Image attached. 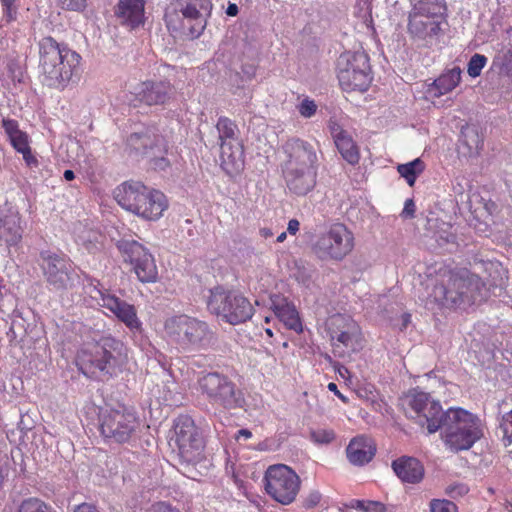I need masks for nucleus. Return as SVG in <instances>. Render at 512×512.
Here are the masks:
<instances>
[{
    "instance_id": "nucleus-44",
    "label": "nucleus",
    "mask_w": 512,
    "mask_h": 512,
    "mask_svg": "<svg viewBox=\"0 0 512 512\" xmlns=\"http://www.w3.org/2000/svg\"><path fill=\"white\" fill-rule=\"evenodd\" d=\"M317 111V105L314 100L309 98H305L298 105V112L302 117L310 118Z\"/></svg>"
},
{
    "instance_id": "nucleus-19",
    "label": "nucleus",
    "mask_w": 512,
    "mask_h": 512,
    "mask_svg": "<svg viewBox=\"0 0 512 512\" xmlns=\"http://www.w3.org/2000/svg\"><path fill=\"white\" fill-rule=\"evenodd\" d=\"M328 332L334 346L342 345L351 352L361 349L362 332L360 326L351 317L336 314L327 322Z\"/></svg>"
},
{
    "instance_id": "nucleus-55",
    "label": "nucleus",
    "mask_w": 512,
    "mask_h": 512,
    "mask_svg": "<svg viewBox=\"0 0 512 512\" xmlns=\"http://www.w3.org/2000/svg\"><path fill=\"white\" fill-rule=\"evenodd\" d=\"M148 255H150V254L143 247V251L142 252H134L133 256L130 257L127 262H130L135 267L137 262H140L143 258H145V256H148Z\"/></svg>"
},
{
    "instance_id": "nucleus-17",
    "label": "nucleus",
    "mask_w": 512,
    "mask_h": 512,
    "mask_svg": "<svg viewBox=\"0 0 512 512\" xmlns=\"http://www.w3.org/2000/svg\"><path fill=\"white\" fill-rule=\"evenodd\" d=\"M167 339L182 348L199 346L209 333L208 325L187 315H176L164 323Z\"/></svg>"
},
{
    "instance_id": "nucleus-38",
    "label": "nucleus",
    "mask_w": 512,
    "mask_h": 512,
    "mask_svg": "<svg viewBox=\"0 0 512 512\" xmlns=\"http://www.w3.org/2000/svg\"><path fill=\"white\" fill-rule=\"evenodd\" d=\"M52 508L38 498H27L19 506L18 512H50Z\"/></svg>"
},
{
    "instance_id": "nucleus-26",
    "label": "nucleus",
    "mask_w": 512,
    "mask_h": 512,
    "mask_svg": "<svg viewBox=\"0 0 512 512\" xmlns=\"http://www.w3.org/2000/svg\"><path fill=\"white\" fill-rule=\"evenodd\" d=\"M376 447L372 440L358 436L353 438L346 448L348 460L354 465H364L372 460Z\"/></svg>"
},
{
    "instance_id": "nucleus-24",
    "label": "nucleus",
    "mask_w": 512,
    "mask_h": 512,
    "mask_svg": "<svg viewBox=\"0 0 512 512\" xmlns=\"http://www.w3.org/2000/svg\"><path fill=\"white\" fill-rule=\"evenodd\" d=\"M392 469L402 482L416 484L424 477L422 463L410 456H402L392 462Z\"/></svg>"
},
{
    "instance_id": "nucleus-4",
    "label": "nucleus",
    "mask_w": 512,
    "mask_h": 512,
    "mask_svg": "<svg viewBox=\"0 0 512 512\" xmlns=\"http://www.w3.org/2000/svg\"><path fill=\"white\" fill-rule=\"evenodd\" d=\"M166 440L183 462L197 464L205 459L206 438L203 430L188 414H180L173 419Z\"/></svg>"
},
{
    "instance_id": "nucleus-11",
    "label": "nucleus",
    "mask_w": 512,
    "mask_h": 512,
    "mask_svg": "<svg viewBox=\"0 0 512 512\" xmlns=\"http://www.w3.org/2000/svg\"><path fill=\"white\" fill-rule=\"evenodd\" d=\"M114 199L127 211L147 220L160 217V203L156 202L152 191L140 182L127 181L115 188Z\"/></svg>"
},
{
    "instance_id": "nucleus-52",
    "label": "nucleus",
    "mask_w": 512,
    "mask_h": 512,
    "mask_svg": "<svg viewBox=\"0 0 512 512\" xmlns=\"http://www.w3.org/2000/svg\"><path fill=\"white\" fill-rule=\"evenodd\" d=\"M73 512H100V511L93 504L81 503L74 508Z\"/></svg>"
},
{
    "instance_id": "nucleus-49",
    "label": "nucleus",
    "mask_w": 512,
    "mask_h": 512,
    "mask_svg": "<svg viewBox=\"0 0 512 512\" xmlns=\"http://www.w3.org/2000/svg\"><path fill=\"white\" fill-rule=\"evenodd\" d=\"M15 1L16 0H1L4 15L9 21L13 20L16 14Z\"/></svg>"
},
{
    "instance_id": "nucleus-5",
    "label": "nucleus",
    "mask_w": 512,
    "mask_h": 512,
    "mask_svg": "<svg viewBox=\"0 0 512 512\" xmlns=\"http://www.w3.org/2000/svg\"><path fill=\"white\" fill-rule=\"evenodd\" d=\"M441 428L443 441L452 452L469 450L483 436L480 419L463 408H449Z\"/></svg>"
},
{
    "instance_id": "nucleus-15",
    "label": "nucleus",
    "mask_w": 512,
    "mask_h": 512,
    "mask_svg": "<svg viewBox=\"0 0 512 512\" xmlns=\"http://www.w3.org/2000/svg\"><path fill=\"white\" fill-rule=\"evenodd\" d=\"M266 493L282 505L293 503L300 491L301 480L287 465L275 464L267 468L264 475Z\"/></svg>"
},
{
    "instance_id": "nucleus-57",
    "label": "nucleus",
    "mask_w": 512,
    "mask_h": 512,
    "mask_svg": "<svg viewBox=\"0 0 512 512\" xmlns=\"http://www.w3.org/2000/svg\"><path fill=\"white\" fill-rule=\"evenodd\" d=\"M226 13L229 16H236L238 14V6L234 3L229 4Z\"/></svg>"
},
{
    "instance_id": "nucleus-31",
    "label": "nucleus",
    "mask_w": 512,
    "mask_h": 512,
    "mask_svg": "<svg viewBox=\"0 0 512 512\" xmlns=\"http://www.w3.org/2000/svg\"><path fill=\"white\" fill-rule=\"evenodd\" d=\"M216 128L219 133L220 145L224 142H238L241 141L238 137V127L236 123L228 117L222 116L218 119Z\"/></svg>"
},
{
    "instance_id": "nucleus-58",
    "label": "nucleus",
    "mask_w": 512,
    "mask_h": 512,
    "mask_svg": "<svg viewBox=\"0 0 512 512\" xmlns=\"http://www.w3.org/2000/svg\"><path fill=\"white\" fill-rule=\"evenodd\" d=\"M259 234L261 235V237H263L264 239H268L270 237L273 236V232L270 228H261L259 230Z\"/></svg>"
},
{
    "instance_id": "nucleus-9",
    "label": "nucleus",
    "mask_w": 512,
    "mask_h": 512,
    "mask_svg": "<svg viewBox=\"0 0 512 512\" xmlns=\"http://www.w3.org/2000/svg\"><path fill=\"white\" fill-rule=\"evenodd\" d=\"M197 384L201 395L213 406L231 410L245 404L243 392L224 374L206 373L198 378Z\"/></svg>"
},
{
    "instance_id": "nucleus-36",
    "label": "nucleus",
    "mask_w": 512,
    "mask_h": 512,
    "mask_svg": "<svg viewBox=\"0 0 512 512\" xmlns=\"http://www.w3.org/2000/svg\"><path fill=\"white\" fill-rule=\"evenodd\" d=\"M85 279L87 281L84 284V293L89 295V297L96 302L97 305L101 306V303H104V298L107 296H111L110 294H106L102 289L99 288V281L91 278L88 275H85Z\"/></svg>"
},
{
    "instance_id": "nucleus-62",
    "label": "nucleus",
    "mask_w": 512,
    "mask_h": 512,
    "mask_svg": "<svg viewBox=\"0 0 512 512\" xmlns=\"http://www.w3.org/2000/svg\"><path fill=\"white\" fill-rule=\"evenodd\" d=\"M295 277H296V280H297L298 282H301V283H303V284H305L306 282H308V281H309V279H310V277H309V276H304V275H296Z\"/></svg>"
},
{
    "instance_id": "nucleus-60",
    "label": "nucleus",
    "mask_w": 512,
    "mask_h": 512,
    "mask_svg": "<svg viewBox=\"0 0 512 512\" xmlns=\"http://www.w3.org/2000/svg\"><path fill=\"white\" fill-rule=\"evenodd\" d=\"M63 176L66 181H71L75 178V174L72 170H65Z\"/></svg>"
},
{
    "instance_id": "nucleus-29",
    "label": "nucleus",
    "mask_w": 512,
    "mask_h": 512,
    "mask_svg": "<svg viewBox=\"0 0 512 512\" xmlns=\"http://www.w3.org/2000/svg\"><path fill=\"white\" fill-rule=\"evenodd\" d=\"M156 146V141L148 134L132 133L126 141V149L130 156H145Z\"/></svg>"
},
{
    "instance_id": "nucleus-37",
    "label": "nucleus",
    "mask_w": 512,
    "mask_h": 512,
    "mask_svg": "<svg viewBox=\"0 0 512 512\" xmlns=\"http://www.w3.org/2000/svg\"><path fill=\"white\" fill-rule=\"evenodd\" d=\"M11 145L19 152L23 154V158L28 164L31 160H34L31 155V150L28 144V137L26 133L20 131L19 133L9 138Z\"/></svg>"
},
{
    "instance_id": "nucleus-18",
    "label": "nucleus",
    "mask_w": 512,
    "mask_h": 512,
    "mask_svg": "<svg viewBox=\"0 0 512 512\" xmlns=\"http://www.w3.org/2000/svg\"><path fill=\"white\" fill-rule=\"evenodd\" d=\"M140 426L136 413L125 407L121 409L104 410L99 415V428L105 438L117 443L131 439Z\"/></svg>"
},
{
    "instance_id": "nucleus-54",
    "label": "nucleus",
    "mask_w": 512,
    "mask_h": 512,
    "mask_svg": "<svg viewBox=\"0 0 512 512\" xmlns=\"http://www.w3.org/2000/svg\"><path fill=\"white\" fill-rule=\"evenodd\" d=\"M327 388L329 391L333 392L343 403L347 404L349 402L348 398L338 390V387L334 382H330Z\"/></svg>"
},
{
    "instance_id": "nucleus-61",
    "label": "nucleus",
    "mask_w": 512,
    "mask_h": 512,
    "mask_svg": "<svg viewBox=\"0 0 512 512\" xmlns=\"http://www.w3.org/2000/svg\"><path fill=\"white\" fill-rule=\"evenodd\" d=\"M238 434L243 436L245 439H249L252 437V433L248 429H241L238 431Z\"/></svg>"
},
{
    "instance_id": "nucleus-59",
    "label": "nucleus",
    "mask_w": 512,
    "mask_h": 512,
    "mask_svg": "<svg viewBox=\"0 0 512 512\" xmlns=\"http://www.w3.org/2000/svg\"><path fill=\"white\" fill-rule=\"evenodd\" d=\"M162 512H181L179 509L173 508L169 504H165L162 502Z\"/></svg>"
},
{
    "instance_id": "nucleus-48",
    "label": "nucleus",
    "mask_w": 512,
    "mask_h": 512,
    "mask_svg": "<svg viewBox=\"0 0 512 512\" xmlns=\"http://www.w3.org/2000/svg\"><path fill=\"white\" fill-rule=\"evenodd\" d=\"M99 238H101V235L98 232L90 231L88 238L82 239V244L87 250L92 251L93 249H97Z\"/></svg>"
},
{
    "instance_id": "nucleus-7",
    "label": "nucleus",
    "mask_w": 512,
    "mask_h": 512,
    "mask_svg": "<svg viewBox=\"0 0 512 512\" xmlns=\"http://www.w3.org/2000/svg\"><path fill=\"white\" fill-rule=\"evenodd\" d=\"M440 281L434 286L431 296L441 307L454 308L464 302L472 286H478L480 278L465 268L440 271Z\"/></svg>"
},
{
    "instance_id": "nucleus-32",
    "label": "nucleus",
    "mask_w": 512,
    "mask_h": 512,
    "mask_svg": "<svg viewBox=\"0 0 512 512\" xmlns=\"http://www.w3.org/2000/svg\"><path fill=\"white\" fill-rule=\"evenodd\" d=\"M346 509H355L359 512H386L387 508L384 503L375 500L351 499L342 504L339 509L344 512Z\"/></svg>"
},
{
    "instance_id": "nucleus-41",
    "label": "nucleus",
    "mask_w": 512,
    "mask_h": 512,
    "mask_svg": "<svg viewBox=\"0 0 512 512\" xmlns=\"http://www.w3.org/2000/svg\"><path fill=\"white\" fill-rule=\"evenodd\" d=\"M311 440L316 444H330L335 440V432L332 429L318 428L310 432Z\"/></svg>"
},
{
    "instance_id": "nucleus-8",
    "label": "nucleus",
    "mask_w": 512,
    "mask_h": 512,
    "mask_svg": "<svg viewBox=\"0 0 512 512\" xmlns=\"http://www.w3.org/2000/svg\"><path fill=\"white\" fill-rule=\"evenodd\" d=\"M444 7L439 0H418L408 14L407 31L411 38L428 41L442 33Z\"/></svg>"
},
{
    "instance_id": "nucleus-10",
    "label": "nucleus",
    "mask_w": 512,
    "mask_h": 512,
    "mask_svg": "<svg viewBox=\"0 0 512 512\" xmlns=\"http://www.w3.org/2000/svg\"><path fill=\"white\" fill-rule=\"evenodd\" d=\"M337 78L343 91L364 92L372 82L369 56L364 52H346L337 63Z\"/></svg>"
},
{
    "instance_id": "nucleus-6",
    "label": "nucleus",
    "mask_w": 512,
    "mask_h": 512,
    "mask_svg": "<svg viewBox=\"0 0 512 512\" xmlns=\"http://www.w3.org/2000/svg\"><path fill=\"white\" fill-rule=\"evenodd\" d=\"M206 305L211 314L233 326L249 321L255 312L250 300L242 293L220 285L209 290Z\"/></svg>"
},
{
    "instance_id": "nucleus-50",
    "label": "nucleus",
    "mask_w": 512,
    "mask_h": 512,
    "mask_svg": "<svg viewBox=\"0 0 512 512\" xmlns=\"http://www.w3.org/2000/svg\"><path fill=\"white\" fill-rule=\"evenodd\" d=\"M3 128L5 130V133L7 134L8 138L11 136L19 133L21 130L18 127V122L11 119H4L3 120Z\"/></svg>"
},
{
    "instance_id": "nucleus-51",
    "label": "nucleus",
    "mask_w": 512,
    "mask_h": 512,
    "mask_svg": "<svg viewBox=\"0 0 512 512\" xmlns=\"http://www.w3.org/2000/svg\"><path fill=\"white\" fill-rule=\"evenodd\" d=\"M416 206L412 199H407L404 204L402 216L413 218L415 216Z\"/></svg>"
},
{
    "instance_id": "nucleus-22",
    "label": "nucleus",
    "mask_w": 512,
    "mask_h": 512,
    "mask_svg": "<svg viewBox=\"0 0 512 512\" xmlns=\"http://www.w3.org/2000/svg\"><path fill=\"white\" fill-rule=\"evenodd\" d=\"M271 308L277 318L290 330L302 332V322L296 307L281 295L271 297Z\"/></svg>"
},
{
    "instance_id": "nucleus-27",
    "label": "nucleus",
    "mask_w": 512,
    "mask_h": 512,
    "mask_svg": "<svg viewBox=\"0 0 512 512\" xmlns=\"http://www.w3.org/2000/svg\"><path fill=\"white\" fill-rule=\"evenodd\" d=\"M23 228L21 216L16 211H8L0 218V236L12 246L18 244L22 239Z\"/></svg>"
},
{
    "instance_id": "nucleus-12",
    "label": "nucleus",
    "mask_w": 512,
    "mask_h": 512,
    "mask_svg": "<svg viewBox=\"0 0 512 512\" xmlns=\"http://www.w3.org/2000/svg\"><path fill=\"white\" fill-rule=\"evenodd\" d=\"M212 10L209 0H189L180 10V15L165 14L166 26L169 31L181 35L198 38L206 28L207 17Z\"/></svg>"
},
{
    "instance_id": "nucleus-53",
    "label": "nucleus",
    "mask_w": 512,
    "mask_h": 512,
    "mask_svg": "<svg viewBox=\"0 0 512 512\" xmlns=\"http://www.w3.org/2000/svg\"><path fill=\"white\" fill-rule=\"evenodd\" d=\"M333 368L335 372L338 373L342 378L348 379L350 377V371L344 365L337 362L333 365Z\"/></svg>"
},
{
    "instance_id": "nucleus-1",
    "label": "nucleus",
    "mask_w": 512,
    "mask_h": 512,
    "mask_svg": "<svg viewBox=\"0 0 512 512\" xmlns=\"http://www.w3.org/2000/svg\"><path fill=\"white\" fill-rule=\"evenodd\" d=\"M123 343L112 336L84 344L76 358L78 369L86 377L109 380L120 371Z\"/></svg>"
},
{
    "instance_id": "nucleus-35",
    "label": "nucleus",
    "mask_w": 512,
    "mask_h": 512,
    "mask_svg": "<svg viewBox=\"0 0 512 512\" xmlns=\"http://www.w3.org/2000/svg\"><path fill=\"white\" fill-rule=\"evenodd\" d=\"M182 393L179 389V385L175 380H166L165 387L162 391V400L166 406L178 407L182 404Z\"/></svg>"
},
{
    "instance_id": "nucleus-30",
    "label": "nucleus",
    "mask_w": 512,
    "mask_h": 512,
    "mask_svg": "<svg viewBox=\"0 0 512 512\" xmlns=\"http://www.w3.org/2000/svg\"><path fill=\"white\" fill-rule=\"evenodd\" d=\"M424 170L425 163L420 158L397 166V172L406 180L410 187L415 185L418 176L422 174Z\"/></svg>"
},
{
    "instance_id": "nucleus-14",
    "label": "nucleus",
    "mask_w": 512,
    "mask_h": 512,
    "mask_svg": "<svg viewBox=\"0 0 512 512\" xmlns=\"http://www.w3.org/2000/svg\"><path fill=\"white\" fill-rule=\"evenodd\" d=\"M40 259L43 276L50 290L63 293L80 284V275L67 256L42 251Z\"/></svg>"
},
{
    "instance_id": "nucleus-42",
    "label": "nucleus",
    "mask_w": 512,
    "mask_h": 512,
    "mask_svg": "<svg viewBox=\"0 0 512 512\" xmlns=\"http://www.w3.org/2000/svg\"><path fill=\"white\" fill-rule=\"evenodd\" d=\"M429 508L430 512H458L456 504L447 499H432Z\"/></svg>"
},
{
    "instance_id": "nucleus-47",
    "label": "nucleus",
    "mask_w": 512,
    "mask_h": 512,
    "mask_svg": "<svg viewBox=\"0 0 512 512\" xmlns=\"http://www.w3.org/2000/svg\"><path fill=\"white\" fill-rule=\"evenodd\" d=\"M321 499H322V495L319 491H312L304 499L303 506L306 509L314 508L321 502Z\"/></svg>"
},
{
    "instance_id": "nucleus-2",
    "label": "nucleus",
    "mask_w": 512,
    "mask_h": 512,
    "mask_svg": "<svg viewBox=\"0 0 512 512\" xmlns=\"http://www.w3.org/2000/svg\"><path fill=\"white\" fill-rule=\"evenodd\" d=\"M288 159L283 165V176L288 189L299 196L306 195L316 185L317 154L310 143L291 139L285 145Z\"/></svg>"
},
{
    "instance_id": "nucleus-23",
    "label": "nucleus",
    "mask_w": 512,
    "mask_h": 512,
    "mask_svg": "<svg viewBox=\"0 0 512 512\" xmlns=\"http://www.w3.org/2000/svg\"><path fill=\"white\" fill-rule=\"evenodd\" d=\"M115 16L121 25L131 29L144 23L143 0H119L115 9Z\"/></svg>"
},
{
    "instance_id": "nucleus-64",
    "label": "nucleus",
    "mask_w": 512,
    "mask_h": 512,
    "mask_svg": "<svg viewBox=\"0 0 512 512\" xmlns=\"http://www.w3.org/2000/svg\"><path fill=\"white\" fill-rule=\"evenodd\" d=\"M265 333H266V335H267L268 337H270V338H272V337H273V335H274V334H273L272 329H270V328H266V329H265Z\"/></svg>"
},
{
    "instance_id": "nucleus-43",
    "label": "nucleus",
    "mask_w": 512,
    "mask_h": 512,
    "mask_svg": "<svg viewBox=\"0 0 512 512\" xmlns=\"http://www.w3.org/2000/svg\"><path fill=\"white\" fill-rule=\"evenodd\" d=\"M500 428L503 432L505 445H510L512 443V409L503 415Z\"/></svg>"
},
{
    "instance_id": "nucleus-39",
    "label": "nucleus",
    "mask_w": 512,
    "mask_h": 512,
    "mask_svg": "<svg viewBox=\"0 0 512 512\" xmlns=\"http://www.w3.org/2000/svg\"><path fill=\"white\" fill-rule=\"evenodd\" d=\"M487 57L482 54H474L468 64H467V73L470 77L476 78L481 75L482 69L487 64Z\"/></svg>"
},
{
    "instance_id": "nucleus-46",
    "label": "nucleus",
    "mask_w": 512,
    "mask_h": 512,
    "mask_svg": "<svg viewBox=\"0 0 512 512\" xmlns=\"http://www.w3.org/2000/svg\"><path fill=\"white\" fill-rule=\"evenodd\" d=\"M87 0H57L58 4L65 10L83 11Z\"/></svg>"
},
{
    "instance_id": "nucleus-63",
    "label": "nucleus",
    "mask_w": 512,
    "mask_h": 512,
    "mask_svg": "<svg viewBox=\"0 0 512 512\" xmlns=\"http://www.w3.org/2000/svg\"><path fill=\"white\" fill-rule=\"evenodd\" d=\"M285 239H286V232H282V233L277 237V242L281 243V242H283Z\"/></svg>"
},
{
    "instance_id": "nucleus-56",
    "label": "nucleus",
    "mask_w": 512,
    "mask_h": 512,
    "mask_svg": "<svg viewBox=\"0 0 512 512\" xmlns=\"http://www.w3.org/2000/svg\"><path fill=\"white\" fill-rule=\"evenodd\" d=\"M299 229H300V222L297 219H291L288 222L287 231L291 235H296V233L299 231Z\"/></svg>"
},
{
    "instance_id": "nucleus-20",
    "label": "nucleus",
    "mask_w": 512,
    "mask_h": 512,
    "mask_svg": "<svg viewBox=\"0 0 512 512\" xmlns=\"http://www.w3.org/2000/svg\"><path fill=\"white\" fill-rule=\"evenodd\" d=\"M328 128L342 158L349 164H357L360 160V150L352 135L335 120L329 121Z\"/></svg>"
},
{
    "instance_id": "nucleus-45",
    "label": "nucleus",
    "mask_w": 512,
    "mask_h": 512,
    "mask_svg": "<svg viewBox=\"0 0 512 512\" xmlns=\"http://www.w3.org/2000/svg\"><path fill=\"white\" fill-rule=\"evenodd\" d=\"M445 492L451 498H459L469 492V487L464 483H454L449 485Z\"/></svg>"
},
{
    "instance_id": "nucleus-34",
    "label": "nucleus",
    "mask_w": 512,
    "mask_h": 512,
    "mask_svg": "<svg viewBox=\"0 0 512 512\" xmlns=\"http://www.w3.org/2000/svg\"><path fill=\"white\" fill-rule=\"evenodd\" d=\"M136 96L140 102L148 106L156 105L160 99V90L156 83L146 81L139 86Z\"/></svg>"
},
{
    "instance_id": "nucleus-21",
    "label": "nucleus",
    "mask_w": 512,
    "mask_h": 512,
    "mask_svg": "<svg viewBox=\"0 0 512 512\" xmlns=\"http://www.w3.org/2000/svg\"><path fill=\"white\" fill-rule=\"evenodd\" d=\"M220 165L229 176L239 175L245 168V152L242 141L224 142L220 145Z\"/></svg>"
},
{
    "instance_id": "nucleus-33",
    "label": "nucleus",
    "mask_w": 512,
    "mask_h": 512,
    "mask_svg": "<svg viewBox=\"0 0 512 512\" xmlns=\"http://www.w3.org/2000/svg\"><path fill=\"white\" fill-rule=\"evenodd\" d=\"M134 270L141 282H155L157 279V267L151 254L137 262Z\"/></svg>"
},
{
    "instance_id": "nucleus-40",
    "label": "nucleus",
    "mask_w": 512,
    "mask_h": 512,
    "mask_svg": "<svg viewBox=\"0 0 512 512\" xmlns=\"http://www.w3.org/2000/svg\"><path fill=\"white\" fill-rule=\"evenodd\" d=\"M117 248L123 254L124 260L128 261L134 252H142L143 246L135 240L122 239L117 242Z\"/></svg>"
},
{
    "instance_id": "nucleus-16",
    "label": "nucleus",
    "mask_w": 512,
    "mask_h": 512,
    "mask_svg": "<svg viewBox=\"0 0 512 512\" xmlns=\"http://www.w3.org/2000/svg\"><path fill=\"white\" fill-rule=\"evenodd\" d=\"M404 409L407 417L415 419L422 427L426 426L432 434L441 428L444 413L440 403L430 394L414 391L404 399Z\"/></svg>"
},
{
    "instance_id": "nucleus-28",
    "label": "nucleus",
    "mask_w": 512,
    "mask_h": 512,
    "mask_svg": "<svg viewBox=\"0 0 512 512\" xmlns=\"http://www.w3.org/2000/svg\"><path fill=\"white\" fill-rule=\"evenodd\" d=\"M462 71L460 67H454L442 73L435 79L427 89V93L434 98H439L453 89H455L461 81Z\"/></svg>"
},
{
    "instance_id": "nucleus-3",
    "label": "nucleus",
    "mask_w": 512,
    "mask_h": 512,
    "mask_svg": "<svg viewBox=\"0 0 512 512\" xmlns=\"http://www.w3.org/2000/svg\"><path fill=\"white\" fill-rule=\"evenodd\" d=\"M38 47L44 83L52 88H64L78 70L81 56L51 36L40 39Z\"/></svg>"
},
{
    "instance_id": "nucleus-13",
    "label": "nucleus",
    "mask_w": 512,
    "mask_h": 512,
    "mask_svg": "<svg viewBox=\"0 0 512 512\" xmlns=\"http://www.w3.org/2000/svg\"><path fill=\"white\" fill-rule=\"evenodd\" d=\"M355 246L353 232L343 223H333L320 233L312 245L314 254L321 260L342 261Z\"/></svg>"
},
{
    "instance_id": "nucleus-25",
    "label": "nucleus",
    "mask_w": 512,
    "mask_h": 512,
    "mask_svg": "<svg viewBox=\"0 0 512 512\" xmlns=\"http://www.w3.org/2000/svg\"><path fill=\"white\" fill-rule=\"evenodd\" d=\"M101 306L110 310L131 330L138 329L140 327V322L137 318L136 310L133 305H130L113 295L104 298V303H101Z\"/></svg>"
}]
</instances>
